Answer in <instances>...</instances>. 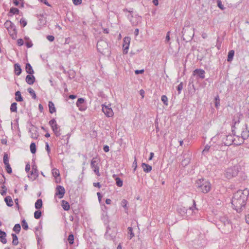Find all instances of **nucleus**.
<instances>
[{
    "instance_id": "1",
    "label": "nucleus",
    "mask_w": 249,
    "mask_h": 249,
    "mask_svg": "<svg viewBox=\"0 0 249 249\" xmlns=\"http://www.w3.org/2000/svg\"><path fill=\"white\" fill-rule=\"evenodd\" d=\"M249 192L247 189L243 191L238 190L233 194L231 199L233 208L238 213H241L245 208Z\"/></svg>"
},
{
    "instance_id": "2",
    "label": "nucleus",
    "mask_w": 249,
    "mask_h": 249,
    "mask_svg": "<svg viewBox=\"0 0 249 249\" xmlns=\"http://www.w3.org/2000/svg\"><path fill=\"white\" fill-rule=\"evenodd\" d=\"M196 186L198 192L205 194L208 193L211 189L210 182L204 178L197 180L196 183Z\"/></svg>"
},
{
    "instance_id": "3",
    "label": "nucleus",
    "mask_w": 249,
    "mask_h": 249,
    "mask_svg": "<svg viewBox=\"0 0 249 249\" xmlns=\"http://www.w3.org/2000/svg\"><path fill=\"white\" fill-rule=\"evenodd\" d=\"M194 30L189 26L183 28L181 34L182 38L184 41L187 42L192 39L194 35Z\"/></svg>"
},
{
    "instance_id": "4",
    "label": "nucleus",
    "mask_w": 249,
    "mask_h": 249,
    "mask_svg": "<svg viewBox=\"0 0 249 249\" xmlns=\"http://www.w3.org/2000/svg\"><path fill=\"white\" fill-rule=\"evenodd\" d=\"M98 51L102 54L105 55L109 52L107 42L103 39L99 40L97 43Z\"/></svg>"
},
{
    "instance_id": "5",
    "label": "nucleus",
    "mask_w": 249,
    "mask_h": 249,
    "mask_svg": "<svg viewBox=\"0 0 249 249\" xmlns=\"http://www.w3.org/2000/svg\"><path fill=\"white\" fill-rule=\"evenodd\" d=\"M239 171L237 165L228 168L225 171L224 176L228 179H231L236 177Z\"/></svg>"
},
{
    "instance_id": "6",
    "label": "nucleus",
    "mask_w": 249,
    "mask_h": 249,
    "mask_svg": "<svg viewBox=\"0 0 249 249\" xmlns=\"http://www.w3.org/2000/svg\"><path fill=\"white\" fill-rule=\"evenodd\" d=\"M4 27L7 29L9 34L13 39H15L17 37V31L16 26L10 20H7L4 23Z\"/></svg>"
},
{
    "instance_id": "7",
    "label": "nucleus",
    "mask_w": 249,
    "mask_h": 249,
    "mask_svg": "<svg viewBox=\"0 0 249 249\" xmlns=\"http://www.w3.org/2000/svg\"><path fill=\"white\" fill-rule=\"evenodd\" d=\"M242 139L239 141L234 143L237 145H240L244 142V140H247L249 137V130L248 128V125L247 124H245L242 128V131L241 133Z\"/></svg>"
},
{
    "instance_id": "8",
    "label": "nucleus",
    "mask_w": 249,
    "mask_h": 249,
    "mask_svg": "<svg viewBox=\"0 0 249 249\" xmlns=\"http://www.w3.org/2000/svg\"><path fill=\"white\" fill-rule=\"evenodd\" d=\"M127 18L132 26H137L139 23H141L142 17L138 15H135L134 16L132 15H128Z\"/></svg>"
},
{
    "instance_id": "9",
    "label": "nucleus",
    "mask_w": 249,
    "mask_h": 249,
    "mask_svg": "<svg viewBox=\"0 0 249 249\" xmlns=\"http://www.w3.org/2000/svg\"><path fill=\"white\" fill-rule=\"evenodd\" d=\"M193 205L192 207H190L189 208V210H188L187 208H186L184 207H181L178 208V213H180L181 215L183 216V215H185V214L187 213L188 210L193 211L194 209H196V202L194 200H193Z\"/></svg>"
},
{
    "instance_id": "10",
    "label": "nucleus",
    "mask_w": 249,
    "mask_h": 249,
    "mask_svg": "<svg viewBox=\"0 0 249 249\" xmlns=\"http://www.w3.org/2000/svg\"><path fill=\"white\" fill-rule=\"evenodd\" d=\"M220 221L223 224V226L226 228L227 231H229L230 230L232 229L231 222L227 217H221L220 218Z\"/></svg>"
},
{
    "instance_id": "11",
    "label": "nucleus",
    "mask_w": 249,
    "mask_h": 249,
    "mask_svg": "<svg viewBox=\"0 0 249 249\" xmlns=\"http://www.w3.org/2000/svg\"><path fill=\"white\" fill-rule=\"evenodd\" d=\"M224 136L225 137L222 138V142L226 146L231 145L235 141L232 135H225Z\"/></svg>"
},
{
    "instance_id": "12",
    "label": "nucleus",
    "mask_w": 249,
    "mask_h": 249,
    "mask_svg": "<svg viewBox=\"0 0 249 249\" xmlns=\"http://www.w3.org/2000/svg\"><path fill=\"white\" fill-rule=\"evenodd\" d=\"M96 159L93 158L91 161V167L93 169L94 172L98 176H100L101 174L99 172V166L97 163V161L96 160Z\"/></svg>"
},
{
    "instance_id": "13",
    "label": "nucleus",
    "mask_w": 249,
    "mask_h": 249,
    "mask_svg": "<svg viewBox=\"0 0 249 249\" xmlns=\"http://www.w3.org/2000/svg\"><path fill=\"white\" fill-rule=\"evenodd\" d=\"M206 72L204 70L201 69H196L193 71V74L196 76L197 79H203L205 77Z\"/></svg>"
},
{
    "instance_id": "14",
    "label": "nucleus",
    "mask_w": 249,
    "mask_h": 249,
    "mask_svg": "<svg viewBox=\"0 0 249 249\" xmlns=\"http://www.w3.org/2000/svg\"><path fill=\"white\" fill-rule=\"evenodd\" d=\"M130 40L131 38L129 36H125L123 39V48L124 54H126L128 53Z\"/></svg>"
},
{
    "instance_id": "15",
    "label": "nucleus",
    "mask_w": 249,
    "mask_h": 249,
    "mask_svg": "<svg viewBox=\"0 0 249 249\" xmlns=\"http://www.w3.org/2000/svg\"><path fill=\"white\" fill-rule=\"evenodd\" d=\"M65 192V189L63 186L58 185L56 188L55 196H58V198L61 199L64 197Z\"/></svg>"
},
{
    "instance_id": "16",
    "label": "nucleus",
    "mask_w": 249,
    "mask_h": 249,
    "mask_svg": "<svg viewBox=\"0 0 249 249\" xmlns=\"http://www.w3.org/2000/svg\"><path fill=\"white\" fill-rule=\"evenodd\" d=\"M38 176V172L37 169V166L36 165L32 166V170L30 175H28V178H33V180L36 179Z\"/></svg>"
},
{
    "instance_id": "17",
    "label": "nucleus",
    "mask_w": 249,
    "mask_h": 249,
    "mask_svg": "<svg viewBox=\"0 0 249 249\" xmlns=\"http://www.w3.org/2000/svg\"><path fill=\"white\" fill-rule=\"evenodd\" d=\"M102 110L106 116L108 117H112L113 115L112 109L107 106L104 105L102 107Z\"/></svg>"
},
{
    "instance_id": "18",
    "label": "nucleus",
    "mask_w": 249,
    "mask_h": 249,
    "mask_svg": "<svg viewBox=\"0 0 249 249\" xmlns=\"http://www.w3.org/2000/svg\"><path fill=\"white\" fill-rule=\"evenodd\" d=\"M29 132L31 134V137L34 139H36L38 136L37 127L32 125V127L29 129Z\"/></svg>"
},
{
    "instance_id": "19",
    "label": "nucleus",
    "mask_w": 249,
    "mask_h": 249,
    "mask_svg": "<svg viewBox=\"0 0 249 249\" xmlns=\"http://www.w3.org/2000/svg\"><path fill=\"white\" fill-rule=\"evenodd\" d=\"M84 99L82 98H78L77 101L76 106L79 107V110L81 111H84L86 109V107L84 106Z\"/></svg>"
},
{
    "instance_id": "20",
    "label": "nucleus",
    "mask_w": 249,
    "mask_h": 249,
    "mask_svg": "<svg viewBox=\"0 0 249 249\" xmlns=\"http://www.w3.org/2000/svg\"><path fill=\"white\" fill-rule=\"evenodd\" d=\"M36 80L35 77L32 74H28L26 76L25 81L29 85H33Z\"/></svg>"
},
{
    "instance_id": "21",
    "label": "nucleus",
    "mask_w": 249,
    "mask_h": 249,
    "mask_svg": "<svg viewBox=\"0 0 249 249\" xmlns=\"http://www.w3.org/2000/svg\"><path fill=\"white\" fill-rule=\"evenodd\" d=\"M6 233L5 231H3L0 230V240L3 244H6L7 240L6 239Z\"/></svg>"
},
{
    "instance_id": "22",
    "label": "nucleus",
    "mask_w": 249,
    "mask_h": 249,
    "mask_svg": "<svg viewBox=\"0 0 249 249\" xmlns=\"http://www.w3.org/2000/svg\"><path fill=\"white\" fill-rule=\"evenodd\" d=\"M14 71L17 75H19L22 71L21 66L18 63L14 65Z\"/></svg>"
},
{
    "instance_id": "23",
    "label": "nucleus",
    "mask_w": 249,
    "mask_h": 249,
    "mask_svg": "<svg viewBox=\"0 0 249 249\" xmlns=\"http://www.w3.org/2000/svg\"><path fill=\"white\" fill-rule=\"evenodd\" d=\"M142 167L143 171L146 173H149L152 170V166L148 164L142 163Z\"/></svg>"
},
{
    "instance_id": "24",
    "label": "nucleus",
    "mask_w": 249,
    "mask_h": 249,
    "mask_svg": "<svg viewBox=\"0 0 249 249\" xmlns=\"http://www.w3.org/2000/svg\"><path fill=\"white\" fill-rule=\"evenodd\" d=\"M25 70L26 72L29 74H33L34 73V71L32 68V66L29 63L26 64Z\"/></svg>"
},
{
    "instance_id": "25",
    "label": "nucleus",
    "mask_w": 249,
    "mask_h": 249,
    "mask_svg": "<svg viewBox=\"0 0 249 249\" xmlns=\"http://www.w3.org/2000/svg\"><path fill=\"white\" fill-rule=\"evenodd\" d=\"M4 201L8 207H12L13 205V200L10 196H6Z\"/></svg>"
},
{
    "instance_id": "26",
    "label": "nucleus",
    "mask_w": 249,
    "mask_h": 249,
    "mask_svg": "<svg viewBox=\"0 0 249 249\" xmlns=\"http://www.w3.org/2000/svg\"><path fill=\"white\" fill-rule=\"evenodd\" d=\"M48 106L49 108V112H50V113L52 114L56 111V109L54 107V105L52 101L49 102Z\"/></svg>"
},
{
    "instance_id": "27",
    "label": "nucleus",
    "mask_w": 249,
    "mask_h": 249,
    "mask_svg": "<svg viewBox=\"0 0 249 249\" xmlns=\"http://www.w3.org/2000/svg\"><path fill=\"white\" fill-rule=\"evenodd\" d=\"M233 124L231 126V131L232 134L234 136L235 135V129H236L235 125L237 123L239 124L240 122L239 119H238L237 120H236L235 119H233Z\"/></svg>"
},
{
    "instance_id": "28",
    "label": "nucleus",
    "mask_w": 249,
    "mask_h": 249,
    "mask_svg": "<svg viewBox=\"0 0 249 249\" xmlns=\"http://www.w3.org/2000/svg\"><path fill=\"white\" fill-rule=\"evenodd\" d=\"M62 207L65 211H68L70 208L69 203L64 200L62 201Z\"/></svg>"
},
{
    "instance_id": "29",
    "label": "nucleus",
    "mask_w": 249,
    "mask_h": 249,
    "mask_svg": "<svg viewBox=\"0 0 249 249\" xmlns=\"http://www.w3.org/2000/svg\"><path fill=\"white\" fill-rule=\"evenodd\" d=\"M52 128L56 137H58L60 135V129L57 124L53 126Z\"/></svg>"
},
{
    "instance_id": "30",
    "label": "nucleus",
    "mask_w": 249,
    "mask_h": 249,
    "mask_svg": "<svg viewBox=\"0 0 249 249\" xmlns=\"http://www.w3.org/2000/svg\"><path fill=\"white\" fill-rule=\"evenodd\" d=\"M35 208L37 210H39L42 207V200L41 199H38L36 200L35 205Z\"/></svg>"
},
{
    "instance_id": "31",
    "label": "nucleus",
    "mask_w": 249,
    "mask_h": 249,
    "mask_svg": "<svg viewBox=\"0 0 249 249\" xmlns=\"http://www.w3.org/2000/svg\"><path fill=\"white\" fill-rule=\"evenodd\" d=\"M16 98L15 99L17 102H21L23 101V97L21 95L19 91H17L15 93Z\"/></svg>"
},
{
    "instance_id": "32",
    "label": "nucleus",
    "mask_w": 249,
    "mask_h": 249,
    "mask_svg": "<svg viewBox=\"0 0 249 249\" xmlns=\"http://www.w3.org/2000/svg\"><path fill=\"white\" fill-rule=\"evenodd\" d=\"M234 55V51L233 50H231L229 52L228 54L227 61L231 62L232 60L233 56Z\"/></svg>"
},
{
    "instance_id": "33",
    "label": "nucleus",
    "mask_w": 249,
    "mask_h": 249,
    "mask_svg": "<svg viewBox=\"0 0 249 249\" xmlns=\"http://www.w3.org/2000/svg\"><path fill=\"white\" fill-rule=\"evenodd\" d=\"M19 10L15 7H12L10 9L9 14L11 15L10 16H13L14 14H19Z\"/></svg>"
},
{
    "instance_id": "34",
    "label": "nucleus",
    "mask_w": 249,
    "mask_h": 249,
    "mask_svg": "<svg viewBox=\"0 0 249 249\" xmlns=\"http://www.w3.org/2000/svg\"><path fill=\"white\" fill-rule=\"evenodd\" d=\"M11 235H12V237L13 238V241H12L13 245H15V246L17 245L18 244V236L15 233H12Z\"/></svg>"
},
{
    "instance_id": "35",
    "label": "nucleus",
    "mask_w": 249,
    "mask_h": 249,
    "mask_svg": "<svg viewBox=\"0 0 249 249\" xmlns=\"http://www.w3.org/2000/svg\"><path fill=\"white\" fill-rule=\"evenodd\" d=\"M10 111L12 112H16L17 111V104L16 102L13 103L10 107Z\"/></svg>"
},
{
    "instance_id": "36",
    "label": "nucleus",
    "mask_w": 249,
    "mask_h": 249,
    "mask_svg": "<svg viewBox=\"0 0 249 249\" xmlns=\"http://www.w3.org/2000/svg\"><path fill=\"white\" fill-rule=\"evenodd\" d=\"M52 174L54 178H57L60 176L59 171L56 168H53L52 169Z\"/></svg>"
},
{
    "instance_id": "37",
    "label": "nucleus",
    "mask_w": 249,
    "mask_h": 249,
    "mask_svg": "<svg viewBox=\"0 0 249 249\" xmlns=\"http://www.w3.org/2000/svg\"><path fill=\"white\" fill-rule=\"evenodd\" d=\"M20 230L21 227L19 224H16L13 229V230L17 233H18L20 232Z\"/></svg>"
},
{
    "instance_id": "38",
    "label": "nucleus",
    "mask_w": 249,
    "mask_h": 249,
    "mask_svg": "<svg viewBox=\"0 0 249 249\" xmlns=\"http://www.w3.org/2000/svg\"><path fill=\"white\" fill-rule=\"evenodd\" d=\"M211 151H212V149H211V146L208 145H206L205 146L204 149L202 151V154L203 155H205L207 152H211Z\"/></svg>"
},
{
    "instance_id": "39",
    "label": "nucleus",
    "mask_w": 249,
    "mask_h": 249,
    "mask_svg": "<svg viewBox=\"0 0 249 249\" xmlns=\"http://www.w3.org/2000/svg\"><path fill=\"white\" fill-rule=\"evenodd\" d=\"M30 148L32 153L35 154L36 152V145L35 142L31 143Z\"/></svg>"
},
{
    "instance_id": "40",
    "label": "nucleus",
    "mask_w": 249,
    "mask_h": 249,
    "mask_svg": "<svg viewBox=\"0 0 249 249\" xmlns=\"http://www.w3.org/2000/svg\"><path fill=\"white\" fill-rule=\"evenodd\" d=\"M27 90L29 92V93L32 95V98L33 99H36V93L31 88H28Z\"/></svg>"
},
{
    "instance_id": "41",
    "label": "nucleus",
    "mask_w": 249,
    "mask_h": 249,
    "mask_svg": "<svg viewBox=\"0 0 249 249\" xmlns=\"http://www.w3.org/2000/svg\"><path fill=\"white\" fill-rule=\"evenodd\" d=\"M115 180L116 184L118 187H122L123 186V180L120 178L116 177L115 178Z\"/></svg>"
},
{
    "instance_id": "42",
    "label": "nucleus",
    "mask_w": 249,
    "mask_h": 249,
    "mask_svg": "<svg viewBox=\"0 0 249 249\" xmlns=\"http://www.w3.org/2000/svg\"><path fill=\"white\" fill-rule=\"evenodd\" d=\"M68 240L70 245H72L74 243V235L72 233H71L68 238Z\"/></svg>"
},
{
    "instance_id": "43",
    "label": "nucleus",
    "mask_w": 249,
    "mask_h": 249,
    "mask_svg": "<svg viewBox=\"0 0 249 249\" xmlns=\"http://www.w3.org/2000/svg\"><path fill=\"white\" fill-rule=\"evenodd\" d=\"M41 216V212L39 210L35 211L34 213V217L36 219H39Z\"/></svg>"
},
{
    "instance_id": "44",
    "label": "nucleus",
    "mask_w": 249,
    "mask_h": 249,
    "mask_svg": "<svg viewBox=\"0 0 249 249\" xmlns=\"http://www.w3.org/2000/svg\"><path fill=\"white\" fill-rule=\"evenodd\" d=\"M128 203V202L125 199H123L121 202V206L124 208L125 211L128 210V208L127 207V204Z\"/></svg>"
},
{
    "instance_id": "45",
    "label": "nucleus",
    "mask_w": 249,
    "mask_h": 249,
    "mask_svg": "<svg viewBox=\"0 0 249 249\" xmlns=\"http://www.w3.org/2000/svg\"><path fill=\"white\" fill-rule=\"evenodd\" d=\"M128 234L130 235L129 239H131L132 237L134 236V234L133 232V229L132 227H129L128 228Z\"/></svg>"
},
{
    "instance_id": "46",
    "label": "nucleus",
    "mask_w": 249,
    "mask_h": 249,
    "mask_svg": "<svg viewBox=\"0 0 249 249\" xmlns=\"http://www.w3.org/2000/svg\"><path fill=\"white\" fill-rule=\"evenodd\" d=\"M190 162V159L189 158H186L182 160L181 161V165L183 166H187L189 163Z\"/></svg>"
},
{
    "instance_id": "47",
    "label": "nucleus",
    "mask_w": 249,
    "mask_h": 249,
    "mask_svg": "<svg viewBox=\"0 0 249 249\" xmlns=\"http://www.w3.org/2000/svg\"><path fill=\"white\" fill-rule=\"evenodd\" d=\"M161 100L164 105L166 106L168 105V98L166 95H162Z\"/></svg>"
},
{
    "instance_id": "48",
    "label": "nucleus",
    "mask_w": 249,
    "mask_h": 249,
    "mask_svg": "<svg viewBox=\"0 0 249 249\" xmlns=\"http://www.w3.org/2000/svg\"><path fill=\"white\" fill-rule=\"evenodd\" d=\"M215 106L217 108L220 105V99L219 96L217 95L215 97Z\"/></svg>"
},
{
    "instance_id": "49",
    "label": "nucleus",
    "mask_w": 249,
    "mask_h": 249,
    "mask_svg": "<svg viewBox=\"0 0 249 249\" xmlns=\"http://www.w3.org/2000/svg\"><path fill=\"white\" fill-rule=\"evenodd\" d=\"M21 223H22V226L23 228L25 230H27L29 228H28V224L26 222V220L25 219H23Z\"/></svg>"
},
{
    "instance_id": "50",
    "label": "nucleus",
    "mask_w": 249,
    "mask_h": 249,
    "mask_svg": "<svg viewBox=\"0 0 249 249\" xmlns=\"http://www.w3.org/2000/svg\"><path fill=\"white\" fill-rule=\"evenodd\" d=\"M21 2V6H24L23 0H13V3L15 6H18L19 4V2Z\"/></svg>"
},
{
    "instance_id": "51",
    "label": "nucleus",
    "mask_w": 249,
    "mask_h": 249,
    "mask_svg": "<svg viewBox=\"0 0 249 249\" xmlns=\"http://www.w3.org/2000/svg\"><path fill=\"white\" fill-rule=\"evenodd\" d=\"M221 43L222 41L220 40V38L218 37L217 39L216 44L215 45L216 47L218 49V50H220L221 49Z\"/></svg>"
},
{
    "instance_id": "52",
    "label": "nucleus",
    "mask_w": 249,
    "mask_h": 249,
    "mask_svg": "<svg viewBox=\"0 0 249 249\" xmlns=\"http://www.w3.org/2000/svg\"><path fill=\"white\" fill-rule=\"evenodd\" d=\"M3 163L4 164H8L9 163V158L7 154H5L3 156Z\"/></svg>"
},
{
    "instance_id": "53",
    "label": "nucleus",
    "mask_w": 249,
    "mask_h": 249,
    "mask_svg": "<svg viewBox=\"0 0 249 249\" xmlns=\"http://www.w3.org/2000/svg\"><path fill=\"white\" fill-rule=\"evenodd\" d=\"M5 170L8 174H11L12 172V168L9 164H5Z\"/></svg>"
},
{
    "instance_id": "54",
    "label": "nucleus",
    "mask_w": 249,
    "mask_h": 249,
    "mask_svg": "<svg viewBox=\"0 0 249 249\" xmlns=\"http://www.w3.org/2000/svg\"><path fill=\"white\" fill-rule=\"evenodd\" d=\"M49 124L52 127L53 126H55V125H57L56 122L54 119H53L49 121Z\"/></svg>"
},
{
    "instance_id": "55",
    "label": "nucleus",
    "mask_w": 249,
    "mask_h": 249,
    "mask_svg": "<svg viewBox=\"0 0 249 249\" xmlns=\"http://www.w3.org/2000/svg\"><path fill=\"white\" fill-rule=\"evenodd\" d=\"M183 89V83L181 82L177 87V90L179 94Z\"/></svg>"
},
{
    "instance_id": "56",
    "label": "nucleus",
    "mask_w": 249,
    "mask_h": 249,
    "mask_svg": "<svg viewBox=\"0 0 249 249\" xmlns=\"http://www.w3.org/2000/svg\"><path fill=\"white\" fill-rule=\"evenodd\" d=\"M68 73L69 74V77L70 79H72L74 77V72L73 71L70 70L68 72Z\"/></svg>"
},
{
    "instance_id": "57",
    "label": "nucleus",
    "mask_w": 249,
    "mask_h": 249,
    "mask_svg": "<svg viewBox=\"0 0 249 249\" xmlns=\"http://www.w3.org/2000/svg\"><path fill=\"white\" fill-rule=\"evenodd\" d=\"M217 6L221 10H224L225 9L224 5L222 4L221 1L219 0H217Z\"/></svg>"
},
{
    "instance_id": "58",
    "label": "nucleus",
    "mask_w": 249,
    "mask_h": 249,
    "mask_svg": "<svg viewBox=\"0 0 249 249\" xmlns=\"http://www.w3.org/2000/svg\"><path fill=\"white\" fill-rule=\"evenodd\" d=\"M20 23L23 27H25L27 25V21L25 19L22 18L20 20Z\"/></svg>"
},
{
    "instance_id": "59",
    "label": "nucleus",
    "mask_w": 249,
    "mask_h": 249,
    "mask_svg": "<svg viewBox=\"0 0 249 249\" xmlns=\"http://www.w3.org/2000/svg\"><path fill=\"white\" fill-rule=\"evenodd\" d=\"M1 188L4 190H1L0 194L2 196H5L6 193L7 189L5 188V186L4 185H3L2 186H1Z\"/></svg>"
},
{
    "instance_id": "60",
    "label": "nucleus",
    "mask_w": 249,
    "mask_h": 249,
    "mask_svg": "<svg viewBox=\"0 0 249 249\" xmlns=\"http://www.w3.org/2000/svg\"><path fill=\"white\" fill-rule=\"evenodd\" d=\"M45 149L47 152L48 154L49 155L51 152V149L48 142H46Z\"/></svg>"
},
{
    "instance_id": "61",
    "label": "nucleus",
    "mask_w": 249,
    "mask_h": 249,
    "mask_svg": "<svg viewBox=\"0 0 249 249\" xmlns=\"http://www.w3.org/2000/svg\"><path fill=\"white\" fill-rule=\"evenodd\" d=\"M17 43L18 46H22L24 44V41L22 39L19 38L17 40Z\"/></svg>"
},
{
    "instance_id": "62",
    "label": "nucleus",
    "mask_w": 249,
    "mask_h": 249,
    "mask_svg": "<svg viewBox=\"0 0 249 249\" xmlns=\"http://www.w3.org/2000/svg\"><path fill=\"white\" fill-rule=\"evenodd\" d=\"M25 45L27 48H31L33 46V43L31 41L29 40L25 42Z\"/></svg>"
},
{
    "instance_id": "63",
    "label": "nucleus",
    "mask_w": 249,
    "mask_h": 249,
    "mask_svg": "<svg viewBox=\"0 0 249 249\" xmlns=\"http://www.w3.org/2000/svg\"><path fill=\"white\" fill-rule=\"evenodd\" d=\"M47 38L48 40L51 42L53 41L54 40V37L52 35H48L47 36Z\"/></svg>"
},
{
    "instance_id": "64",
    "label": "nucleus",
    "mask_w": 249,
    "mask_h": 249,
    "mask_svg": "<svg viewBox=\"0 0 249 249\" xmlns=\"http://www.w3.org/2000/svg\"><path fill=\"white\" fill-rule=\"evenodd\" d=\"M5 182V178L3 175H0V185L4 184Z\"/></svg>"
}]
</instances>
